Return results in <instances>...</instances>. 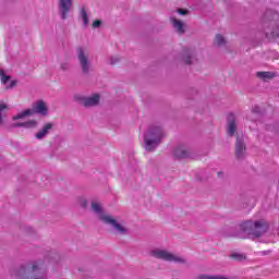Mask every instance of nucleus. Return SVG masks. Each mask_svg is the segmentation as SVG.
I'll list each match as a JSON object with an SVG mask.
<instances>
[{
  "label": "nucleus",
  "mask_w": 279,
  "mask_h": 279,
  "mask_svg": "<svg viewBox=\"0 0 279 279\" xmlns=\"http://www.w3.org/2000/svg\"><path fill=\"white\" fill-rule=\"evenodd\" d=\"M245 226L248 235L252 234L256 239L263 236L269 230V223L265 219L256 220L254 223H252V220H246Z\"/></svg>",
  "instance_id": "nucleus-5"
},
{
  "label": "nucleus",
  "mask_w": 279,
  "mask_h": 279,
  "mask_svg": "<svg viewBox=\"0 0 279 279\" xmlns=\"http://www.w3.org/2000/svg\"><path fill=\"white\" fill-rule=\"evenodd\" d=\"M253 112H254L255 114H263V109H262L259 106L255 105V106L253 107Z\"/></svg>",
  "instance_id": "nucleus-31"
},
{
  "label": "nucleus",
  "mask_w": 279,
  "mask_h": 279,
  "mask_svg": "<svg viewBox=\"0 0 279 279\" xmlns=\"http://www.w3.org/2000/svg\"><path fill=\"white\" fill-rule=\"evenodd\" d=\"M101 96L99 94H94L93 96L86 97L80 94L74 95V101L83 106L84 108H95V106H99V101Z\"/></svg>",
  "instance_id": "nucleus-7"
},
{
  "label": "nucleus",
  "mask_w": 279,
  "mask_h": 279,
  "mask_svg": "<svg viewBox=\"0 0 279 279\" xmlns=\"http://www.w3.org/2000/svg\"><path fill=\"white\" fill-rule=\"evenodd\" d=\"M173 156L174 158H177V160H184L186 158H197V154H195V151L189 148H184V146L182 145H179L174 148Z\"/></svg>",
  "instance_id": "nucleus-9"
},
{
  "label": "nucleus",
  "mask_w": 279,
  "mask_h": 279,
  "mask_svg": "<svg viewBox=\"0 0 279 279\" xmlns=\"http://www.w3.org/2000/svg\"><path fill=\"white\" fill-rule=\"evenodd\" d=\"M34 114H39V117H49V107L45 100L39 99L33 102L31 109H26L13 117V121H19V119H25V117H34Z\"/></svg>",
  "instance_id": "nucleus-4"
},
{
  "label": "nucleus",
  "mask_w": 279,
  "mask_h": 279,
  "mask_svg": "<svg viewBox=\"0 0 279 279\" xmlns=\"http://www.w3.org/2000/svg\"><path fill=\"white\" fill-rule=\"evenodd\" d=\"M46 258L51 260L52 263H60V254L56 251H50L47 255Z\"/></svg>",
  "instance_id": "nucleus-21"
},
{
  "label": "nucleus",
  "mask_w": 279,
  "mask_h": 279,
  "mask_svg": "<svg viewBox=\"0 0 279 279\" xmlns=\"http://www.w3.org/2000/svg\"><path fill=\"white\" fill-rule=\"evenodd\" d=\"M0 77H1V82L2 84H8V82H10V75H5V71H3V69H0Z\"/></svg>",
  "instance_id": "nucleus-26"
},
{
  "label": "nucleus",
  "mask_w": 279,
  "mask_h": 279,
  "mask_svg": "<svg viewBox=\"0 0 279 279\" xmlns=\"http://www.w3.org/2000/svg\"><path fill=\"white\" fill-rule=\"evenodd\" d=\"M92 210L96 213V215H99V219H101V215H104V208L101 207V205H99V203L93 202Z\"/></svg>",
  "instance_id": "nucleus-22"
},
{
  "label": "nucleus",
  "mask_w": 279,
  "mask_h": 279,
  "mask_svg": "<svg viewBox=\"0 0 279 279\" xmlns=\"http://www.w3.org/2000/svg\"><path fill=\"white\" fill-rule=\"evenodd\" d=\"M3 110H8V105L0 104V125L3 123Z\"/></svg>",
  "instance_id": "nucleus-27"
},
{
  "label": "nucleus",
  "mask_w": 279,
  "mask_h": 279,
  "mask_svg": "<svg viewBox=\"0 0 279 279\" xmlns=\"http://www.w3.org/2000/svg\"><path fill=\"white\" fill-rule=\"evenodd\" d=\"M12 128H25L26 130H31L32 128H38V122L36 120H28L26 122H17V123H13Z\"/></svg>",
  "instance_id": "nucleus-18"
},
{
  "label": "nucleus",
  "mask_w": 279,
  "mask_h": 279,
  "mask_svg": "<svg viewBox=\"0 0 279 279\" xmlns=\"http://www.w3.org/2000/svg\"><path fill=\"white\" fill-rule=\"evenodd\" d=\"M227 134L232 138V136H236V130H239V122L236 121V116L231 112L227 114V125H226Z\"/></svg>",
  "instance_id": "nucleus-11"
},
{
  "label": "nucleus",
  "mask_w": 279,
  "mask_h": 279,
  "mask_svg": "<svg viewBox=\"0 0 279 279\" xmlns=\"http://www.w3.org/2000/svg\"><path fill=\"white\" fill-rule=\"evenodd\" d=\"M120 61V59L118 58V57H111V59H110V64L111 65H114V64H117V62H119Z\"/></svg>",
  "instance_id": "nucleus-35"
},
{
  "label": "nucleus",
  "mask_w": 279,
  "mask_h": 279,
  "mask_svg": "<svg viewBox=\"0 0 279 279\" xmlns=\"http://www.w3.org/2000/svg\"><path fill=\"white\" fill-rule=\"evenodd\" d=\"M76 57L83 75H88L90 71H93V63H90V60L88 59V56H86L84 48H76Z\"/></svg>",
  "instance_id": "nucleus-6"
},
{
  "label": "nucleus",
  "mask_w": 279,
  "mask_h": 279,
  "mask_svg": "<svg viewBox=\"0 0 279 279\" xmlns=\"http://www.w3.org/2000/svg\"><path fill=\"white\" fill-rule=\"evenodd\" d=\"M197 279H223V277L222 276L201 275Z\"/></svg>",
  "instance_id": "nucleus-28"
},
{
  "label": "nucleus",
  "mask_w": 279,
  "mask_h": 279,
  "mask_svg": "<svg viewBox=\"0 0 279 279\" xmlns=\"http://www.w3.org/2000/svg\"><path fill=\"white\" fill-rule=\"evenodd\" d=\"M163 137L165 130L161 126L150 125L144 135V148L146 151H156Z\"/></svg>",
  "instance_id": "nucleus-3"
},
{
  "label": "nucleus",
  "mask_w": 279,
  "mask_h": 279,
  "mask_svg": "<svg viewBox=\"0 0 279 279\" xmlns=\"http://www.w3.org/2000/svg\"><path fill=\"white\" fill-rule=\"evenodd\" d=\"M80 206L81 208H88V201L86 198H81Z\"/></svg>",
  "instance_id": "nucleus-30"
},
{
  "label": "nucleus",
  "mask_w": 279,
  "mask_h": 279,
  "mask_svg": "<svg viewBox=\"0 0 279 279\" xmlns=\"http://www.w3.org/2000/svg\"><path fill=\"white\" fill-rule=\"evenodd\" d=\"M61 71H70L71 70V64L69 62H63L60 65Z\"/></svg>",
  "instance_id": "nucleus-29"
},
{
  "label": "nucleus",
  "mask_w": 279,
  "mask_h": 279,
  "mask_svg": "<svg viewBox=\"0 0 279 279\" xmlns=\"http://www.w3.org/2000/svg\"><path fill=\"white\" fill-rule=\"evenodd\" d=\"M80 16H81V19L83 21V25L85 27L88 26V23H89V21H88V12H86V9L84 7L81 8V10H80Z\"/></svg>",
  "instance_id": "nucleus-23"
},
{
  "label": "nucleus",
  "mask_w": 279,
  "mask_h": 279,
  "mask_svg": "<svg viewBox=\"0 0 279 279\" xmlns=\"http://www.w3.org/2000/svg\"><path fill=\"white\" fill-rule=\"evenodd\" d=\"M178 14H180L181 16H186V14H189V11L184 10V9H178Z\"/></svg>",
  "instance_id": "nucleus-33"
},
{
  "label": "nucleus",
  "mask_w": 279,
  "mask_h": 279,
  "mask_svg": "<svg viewBox=\"0 0 279 279\" xmlns=\"http://www.w3.org/2000/svg\"><path fill=\"white\" fill-rule=\"evenodd\" d=\"M15 279H45L47 278V259L37 258L25 262L11 270Z\"/></svg>",
  "instance_id": "nucleus-1"
},
{
  "label": "nucleus",
  "mask_w": 279,
  "mask_h": 279,
  "mask_svg": "<svg viewBox=\"0 0 279 279\" xmlns=\"http://www.w3.org/2000/svg\"><path fill=\"white\" fill-rule=\"evenodd\" d=\"M264 34L268 40L279 38V13L268 9L262 17Z\"/></svg>",
  "instance_id": "nucleus-2"
},
{
  "label": "nucleus",
  "mask_w": 279,
  "mask_h": 279,
  "mask_svg": "<svg viewBox=\"0 0 279 279\" xmlns=\"http://www.w3.org/2000/svg\"><path fill=\"white\" fill-rule=\"evenodd\" d=\"M230 258H232L233 260H236V263H241V262L245 260V255H243L241 253H232L230 255Z\"/></svg>",
  "instance_id": "nucleus-24"
},
{
  "label": "nucleus",
  "mask_w": 279,
  "mask_h": 279,
  "mask_svg": "<svg viewBox=\"0 0 279 279\" xmlns=\"http://www.w3.org/2000/svg\"><path fill=\"white\" fill-rule=\"evenodd\" d=\"M234 156L236 160H245V138L236 136Z\"/></svg>",
  "instance_id": "nucleus-13"
},
{
  "label": "nucleus",
  "mask_w": 279,
  "mask_h": 279,
  "mask_svg": "<svg viewBox=\"0 0 279 279\" xmlns=\"http://www.w3.org/2000/svg\"><path fill=\"white\" fill-rule=\"evenodd\" d=\"M19 82L17 81H11L9 85H7V89L14 88Z\"/></svg>",
  "instance_id": "nucleus-36"
},
{
  "label": "nucleus",
  "mask_w": 279,
  "mask_h": 279,
  "mask_svg": "<svg viewBox=\"0 0 279 279\" xmlns=\"http://www.w3.org/2000/svg\"><path fill=\"white\" fill-rule=\"evenodd\" d=\"M51 131H53V122H47L37 133H35V138L37 141H44L46 136H49Z\"/></svg>",
  "instance_id": "nucleus-15"
},
{
  "label": "nucleus",
  "mask_w": 279,
  "mask_h": 279,
  "mask_svg": "<svg viewBox=\"0 0 279 279\" xmlns=\"http://www.w3.org/2000/svg\"><path fill=\"white\" fill-rule=\"evenodd\" d=\"M214 43L217 45V47H226L228 41H226V37H223V35L217 34Z\"/></svg>",
  "instance_id": "nucleus-20"
},
{
  "label": "nucleus",
  "mask_w": 279,
  "mask_h": 279,
  "mask_svg": "<svg viewBox=\"0 0 279 279\" xmlns=\"http://www.w3.org/2000/svg\"><path fill=\"white\" fill-rule=\"evenodd\" d=\"M193 60H195V51L191 48H184L182 52V61L184 64H193Z\"/></svg>",
  "instance_id": "nucleus-16"
},
{
  "label": "nucleus",
  "mask_w": 279,
  "mask_h": 279,
  "mask_svg": "<svg viewBox=\"0 0 279 279\" xmlns=\"http://www.w3.org/2000/svg\"><path fill=\"white\" fill-rule=\"evenodd\" d=\"M170 22L172 23V27L177 32V34H186V29L184 28V24L182 21L175 19V17H170Z\"/></svg>",
  "instance_id": "nucleus-17"
},
{
  "label": "nucleus",
  "mask_w": 279,
  "mask_h": 279,
  "mask_svg": "<svg viewBox=\"0 0 279 279\" xmlns=\"http://www.w3.org/2000/svg\"><path fill=\"white\" fill-rule=\"evenodd\" d=\"M24 232H26V234H34V228H32V227H25V228H24Z\"/></svg>",
  "instance_id": "nucleus-34"
},
{
  "label": "nucleus",
  "mask_w": 279,
  "mask_h": 279,
  "mask_svg": "<svg viewBox=\"0 0 279 279\" xmlns=\"http://www.w3.org/2000/svg\"><path fill=\"white\" fill-rule=\"evenodd\" d=\"M256 76L259 80H264V82H267V80H274V77H276V73H274V72H257Z\"/></svg>",
  "instance_id": "nucleus-19"
},
{
  "label": "nucleus",
  "mask_w": 279,
  "mask_h": 279,
  "mask_svg": "<svg viewBox=\"0 0 279 279\" xmlns=\"http://www.w3.org/2000/svg\"><path fill=\"white\" fill-rule=\"evenodd\" d=\"M221 175H223V172L222 171L218 172V178H221Z\"/></svg>",
  "instance_id": "nucleus-37"
},
{
  "label": "nucleus",
  "mask_w": 279,
  "mask_h": 279,
  "mask_svg": "<svg viewBox=\"0 0 279 279\" xmlns=\"http://www.w3.org/2000/svg\"><path fill=\"white\" fill-rule=\"evenodd\" d=\"M222 236H226L227 239H229L230 236H233L235 239H245V221H242L234 228L223 229Z\"/></svg>",
  "instance_id": "nucleus-8"
},
{
  "label": "nucleus",
  "mask_w": 279,
  "mask_h": 279,
  "mask_svg": "<svg viewBox=\"0 0 279 279\" xmlns=\"http://www.w3.org/2000/svg\"><path fill=\"white\" fill-rule=\"evenodd\" d=\"M58 7L61 21H66L69 19V12L73 10V0H59Z\"/></svg>",
  "instance_id": "nucleus-12"
},
{
  "label": "nucleus",
  "mask_w": 279,
  "mask_h": 279,
  "mask_svg": "<svg viewBox=\"0 0 279 279\" xmlns=\"http://www.w3.org/2000/svg\"><path fill=\"white\" fill-rule=\"evenodd\" d=\"M100 221H104L107 226H112L113 230H116L118 234H128V228L123 227L121 223H118L117 220L110 216L101 215Z\"/></svg>",
  "instance_id": "nucleus-10"
},
{
  "label": "nucleus",
  "mask_w": 279,
  "mask_h": 279,
  "mask_svg": "<svg viewBox=\"0 0 279 279\" xmlns=\"http://www.w3.org/2000/svg\"><path fill=\"white\" fill-rule=\"evenodd\" d=\"M150 256L159 260H166L167 263H171V258H173V253H169L166 250L155 248L150 251Z\"/></svg>",
  "instance_id": "nucleus-14"
},
{
  "label": "nucleus",
  "mask_w": 279,
  "mask_h": 279,
  "mask_svg": "<svg viewBox=\"0 0 279 279\" xmlns=\"http://www.w3.org/2000/svg\"><path fill=\"white\" fill-rule=\"evenodd\" d=\"M171 263H178L179 265H186V259L172 254Z\"/></svg>",
  "instance_id": "nucleus-25"
},
{
  "label": "nucleus",
  "mask_w": 279,
  "mask_h": 279,
  "mask_svg": "<svg viewBox=\"0 0 279 279\" xmlns=\"http://www.w3.org/2000/svg\"><path fill=\"white\" fill-rule=\"evenodd\" d=\"M101 23H102L101 20H96V21L93 22L92 27L94 29H97V28L101 27Z\"/></svg>",
  "instance_id": "nucleus-32"
}]
</instances>
